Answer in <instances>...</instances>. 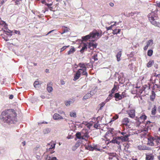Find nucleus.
Masks as SVG:
<instances>
[{
	"label": "nucleus",
	"mask_w": 160,
	"mask_h": 160,
	"mask_svg": "<svg viewBox=\"0 0 160 160\" xmlns=\"http://www.w3.org/2000/svg\"><path fill=\"white\" fill-rule=\"evenodd\" d=\"M16 116L15 110L11 109L3 111L0 116V118L4 123L10 124L15 123Z\"/></svg>",
	"instance_id": "f257e3e1"
},
{
	"label": "nucleus",
	"mask_w": 160,
	"mask_h": 160,
	"mask_svg": "<svg viewBox=\"0 0 160 160\" xmlns=\"http://www.w3.org/2000/svg\"><path fill=\"white\" fill-rule=\"evenodd\" d=\"M102 35V34L101 33H99L95 30L92 31L89 34L82 37V41H87L89 39L94 38H96V40H97L100 38Z\"/></svg>",
	"instance_id": "f03ea898"
},
{
	"label": "nucleus",
	"mask_w": 160,
	"mask_h": 160,
	"mask_svg": "<svg viewBox=\"0 0 160 160\" xmlns=\"http://www.w3.org/2000/svg\"><path fill=\"white\" fill-rule=\"evenodd\" d=\"M148 17L149 21L152 24L160 28V22H157L155 21L158 18L157 15H155L153 13H150L148 14Z\"/></svg>",
	"instance_id": "7ed1b4c3"
},
{
	"label": "nucleus",
	"mask_w": 160,
	"mask_h": 160,
	"mask_svg": "<svg viewBox=\"0 0 160 160\" xmlns=\"http://www.w3.org/2000/svg\"><path fill=\"white\" fill-rule=\"evenodd\" d=\"M152 153H148L145 154V160H154V155Z\"/></svg>",
	"instance_id": "20e7f679"
},
{
	"label": "nucleus",
	"mask_w": 160,
	"mask_h": 160,
	"mask_svg": "<svg viewBox=\"0 0 160 160\" xmlns=\"http://www.w3.org/2000/svg\"><path fill=\"white\" fill-rule=\"evenodd\" d=\"M95 93V91H90V92H88L82 98L83 100H85L92 97Z\"/></svg>",
	"instance_id": "39448f33"
},
{
	"label": "nucleus",
	"mask_w": 160,
	"mask_h": 160,
	"mask_svg": "<svg viewBox=\"0 0 160 160\" xmlns=\"http://www.w3.org/2000/svg\"><path fill=\"white\" fill-rule=\"evenodd\" d=\"M97 43L96 42L94 43L93 42H89L88 43V47L91 50L93 48H96L97 46Z\"/></svg>",
	"instance_id": "423d86ee"
},
{
	"label": "nucleus",
	"mask_w": 160,
	"mask_h": 160,
	"mask_svg": "<svg viewBox=\"0 0 160 160\" xmlns=\"http://www.w3.org/2000/svg\"><path fill=\"white\" fill-rule=\"evenodd\" d=\"M135 111L134 109H132L128 111V113L129 117L131 118H133L135 117Z\"/></svg>",
	"instance_id": "0eeeda50"
},
{
	"label": "nucleus",
	"mask_w": 160,
	"mask_h": 160,
	"mask_svg": "<svg viewBox=\"0 0 160 160\" xmlns=\"http://www.w3.org/2000/svg\"><path fill=\"white\" fill-rule=\"evenodd\" d=\"M53 119L55 120L58 119H63V117L58 113H55L53 116Z\"/></svg>",
	"instance_id": "6e6552de"
},
{
	"label": "nucleus",
	"mask_w": 160,
	"mask_h": 160,
	"mask_svg": "<svg viewBox=\"0 0 160 160\" xmlns=\"http://www.w3.org/2000/svg\"><path fill=\"white\" fill-rule=\"evenodd\" d=\"M114 97L115 98V100L118 101L122 99V97L118 92H116L114 94Z\"/></svg>",
	"instance_id": "1a4fd4ad"
},
{
	"label": "nucleus",
	"mask_w": 160,
	"mask_h": 160,
	"mask_svg": "<svg viewBox=\"0 0 160 160\" xmlns=\"http://www.w3.org/2000/svg\"><path fill=\"white\" fill-rule=\"evenodd\" d=\"M81 73H80L79 72H77L74 74V76L73 79L74 81H76L80 77Z\"/></svg>",
	"instance_id": "9d476101"
},
{
	"label": "nucleus",
	"mask_w": 160,
	"mask_h": 160,
	"mask_svg": "<svg viewBox=\"0 0 160 160\" xmlns=\"http://www.w3.org/2000/svg\"><path fill=\"white\" fill-rule=\"evenodd\" d=\"M130 136V134H126L124 136H121V141L124 142L127 141L128 140V137Z\"/></svg>",
	"instance_id": "9b49d317"
},
{
	"label": "nucleus",
	"mask_w": 160,
	"mask_h": 160,
	"mask_svg": "<svg viewBox=\"0 0 160 160\" xmlns=\"http://www.w3.org/2000/svg\"><path fill=\"white\" fill-rule=\"evenodd\" d=\"M108 154L109 155V160H112L114 157H116L117 154L116 152H108Z\"/></svg>",
	"instance_id": "f8f14e48"
},
{
	"label": "nucleus",
	"mask_w": 160,
	"mask_h": 160,
	"mask_svg": "<svg viewBox=\"0 0 160 160\" xmlns=\"http://www.w3.org/2000/svg\"><path fill=\"white\" fill-rule=\"evenodd\" d=\"M154 140L153 138L150 137L148 139V144L151 146H153L154 145V143L153 141Z\"/></svg>",
	"instance_id": "ddd939ff"
},
{
	"label": "nucleus",
	"mask_w": 160,
	"mask_h": 160,
	"mask_svg": "<svg viewBox=\"0 0 160 160\" xmlns=\"http://www.w3.org/2000/svg\"><path fill=\"white\" fill-rule=\"evenodd\" d=\"M85 148L86 150H88L90 151H94V148L90 144H88V145H85Z\"/></svg>",
	"instance_id": "4468645a"
},
{
	"label": "nucleus",
	"mask_w": 160,
	"mask_h": 160,
	"mask_svg": "<svg viewBox=\"0 0 160 160\" xmlns=\"http://www.w3.org/2000/svg\"><path fill=\"white\" fill-rule=\"evenodd\" d=\"M87 49V45L86 43H84L83 46L80 50V52L81 53H82L85 51H86Z\"/></svg>",
	"instance_id": "2eb2a0df"
},
{
	"label": "nucleus",
	"mask_w": 160,
	"mask_h": 160,
	"mask_svg": "<svg viewBox=\"0 0 160 160\" xmlns=\"http://www.w3.org/2000/svg\"><path fill=\"white\" fill-rule=\"evenodd\" d=\"M84 131H85V130L84 129H83L81 132H77L75 135L76 138L78 139V138L81 137L82 134H83Z\"/></svg>",
	"instance_id": "dca6fc26"
},
{
	"label": "nucleus",
	"mask_w": 160,
	"mask_h": 160,
	"mask_svg": "<svg viewBox=\"0 0 160 160\" xmlns=\"http://www.w3.org/2000/svg\"><path fill=\"white\" fill-rule=\"evenodd\" d=\"M129 122V119L127 118H123L122 120V124L124 125L125 126H128V123Z\"/></svg>",
	"instance_id": "f3484780"
},
{
	"label": "nucleus",
	"mask_w": 160,
	"mask_h": 160,
	"mask_svg": "<svg viewBox=\"0 0 160 160\" xmlns=\"http://www.w3.org/2000/svg\"><path fill=\"white\" fill-rule=\"evenodd\" d=\"M7 30L8 31H6L5 30L3 31V32H5V33L8 35V36H9L10 37H11V36L12 35V31L8 29H7Z\"/></svg>",
	"instance_id": "a211bd4d"
},
{
	"label": "nucleus",
	"mask_w": 160,
	"mask_h": 160,
	"mask_svg": "<svg viewBox=\"0 0 160 160\" xmlns=\"http://www.w3.org/2000/svg\"><path fill=\"white\" fill-rule=\"evenodd\" d=\"M138 13L137 12H131V13L126 12V13L124 14V15L127 17H129L130 16H132L135 14H138Z\"/></svg>",
	"instance_id": "6ab92c4d"
},
{
	"label": "nucleus",
	"mask_w": 160,
	"mask_h": 160,
	"mask_svg": "<svg viewBox=\"0 0 160 160\" xmlns=\"http://www.w3.org/2000/svg\"><path fill=\"white\" fill-rule=\"evenodd\" d=\"M110 142L114 144L116 143L118 145L120 144V142L118 141L115 137L113 138V139L110 141Z\"/></svg>",
	"instance_id": "aec40b11"
},
{
	"label": "nucleus",
	"mask_w": 160,
	"mask_h": 160,
	"mask_svg": "<svg viewBox=\"0 0 160 160\" xmlns=\"http://www.w3.org/2000/svg\"><path fill=\"white\" fill-rule=\"evenodd\" d=\"M138 148L140 150H150L151 148L146 146L139 147Z\"/></svg>",
	"instance_id": "412c9836"
},
{
	"label": "nucleus",
	"mask_w": 160,
	"mask_h": 160,
	"mask_svg": "<svg viewBox=\"0 0 160 160\" xmlns=\"http://www.w3.org/2000/svg\"><path fill=\"white\" fill-rule=\"evenodd\" d=\"M51 131V129L49 128H46L43 129V133L44 134H48Z\"/></svg>",
	"instance_id": "4be33fe9"
},
{
	"label": "nucleus",
	"mask_w": 160,
	"mask_h": 160,
	"mask_svg": "<svg viewBox=\"0 0 160 160\" xmlns=\"http://www.w3.org/2000/svg\"><path fill=\"white\" fill-rule=\"evenodd\" d=\"M122 53L121 52L119 51L118 52L116 55V58H117V60L118 62L120 60V57L121 56Z\"/></svg>",
	"instance_id": "5701e85b"
},
{
	"label": "nucleus",
	"mask_w": 160,
	"mask_h": 160,
	"mask_svg": "<svg viewBox=\"0 0 160 160\" xmlns=\"http://www.w3.org/2000/svg\"><path fill=\"white\" fill-rule=\"evenodd\" d=\"M154 63V61L153 60H150L148 63L147 64V66L148 68H150L152 66V64H153Z\"/></svg>",
	"instance_id": "b1692460"
},
{
	"label": "nucleus",
	"mask_w": 160,
	"mask_h": 160,
	"mask_svg": "<svg viewBox=\"0 0 160 160\" xmlns=\"http://www.w3.org/2000/svg\"><path fill=\"white\" fill-rule=\"evenodd\" d=\"M84 64H85L83 62H80L78 64V66H79L81 68H82L84 70L87 69L86 67L85 66Z\"/></svg>",
	"instance_id": "393cba45"
},
{
	"label": "nucleus",
	"mask_w": 160,
	"mask_h": 160,
	"mask_svg": "<svg viewBox=\"0 0 160 160\" xmlns=\"http://www.w3.org/2000/svg\"><path fill=\"white\" fill-rule=\"evenodd\" d=\"M156 107L155 105H154V107L152 110L151 114L153 115H154L156 114Z\"/></svg>",
	"instance_id": "a878e982"
},
{
	"label": "nucleus",
	"mask_w": 160,
	"mask_h": 160,
	"mask_svg": "<svg viewBox=\"0 0 160 160\" xmlns=\"http://www.w3.org/2000/svg\"><path fill=\"white\" fill-rule=\"evenodd\" d=\"M85 130V131H84L83 134H82L85 138H88L89 137V136L88 135L89 132L88 131H87L86 129Z\"/></svg>",
	"instance_id": "bb28decb"
},
{
	"label": "nucleus",
	"mask_w": 160,
	"mask_h": 160,
	"mask_svg": "<svg viewBox=\"0 0 160 160\" xmlns=\"http://www.w3.org/2000/svg\"><path fill=\"white\" fill-rule=\"evenodd\" d=\"M112 33L115 35V34H117L118 33H119L120 31H121V29H114V30H112Z\"/></svg>",
	"instance_id": "cd10ccee"
},
{
	"label": "nucleus",
	"mask_w": 160,
	"mask_h": 160,
	"mask_svg": "<svg viewBox=\"0 0 160 160\" xmlns=\"http://www.w3.org/2000/svg\"><path fill=\"white\" fill-rule=\"evenodd\" d=\"M75 51V48H72L68 52V55H70L71 53H73Z\"/></svg>",
	"instance_id": "c85d7f7f"
},
{
	"label": "nucleus",
	"mask_w": 160,
	"mask_h": 160,
	"mask_svg": "<svg viewBox=\"0 0 160 160\" xmlns=\"http://www.w3.org/2000/svg\"><path fill=\"white\" fill-rule=\"evenodd\" d=\"M153 52V51L152 49H149L148 51L147 55L148 56H151L152 55Z\"/></svg>",
	"instance_id": "c756f323"
},
{
	"label": "nucleus",
	"mask_w": 160,
	"mask_h": 160,
	"mask_svg": "<svg viewBox=\"0 0 160 160\" xmlns=\"http://www.w3.org/2000/svg\"><path fill=\"white\" fill-rule=\"evenodd\" d=\"M153 43V41L152 39L150 40L147 42V45L148 46L150 45H152Z\"/></svg>",
	"instance_id": "7c9ffc66"
},
{
	"label": "nucleus",
	"mask_w": 160,
	"mask_h": 160,
	"mask_svg": "<svg viewBox=\"0 0 160 160\" xmlns=\"http://www.w3.org/2000/svg\"><path fill=\"white\" fill-rule=\"evenodd\" d=\"M47 89L49 92H52L53 90L52 87L51 86H47Z\"/></svg>",
	"instance_id": "2f4dec72"
},
{
	"label": "nucleus",
	"mask_w": 160,
	"mask_h": 160,
	"mask_svg": "<svg viewBox=\"0 0 160 160\" xmlns=\"http://www.w3.org/2000/svg\"><path fill=\"white\" fill-rule=\"evenodd\" d=\"M55 144H54L53 145H51V147L49 148L48 149H47V152H48L49 151H50V150L52 149H54L55 148Z\"/></svg>",
	"instance_id": "473e14b6"
},
{
	"label": "nucleus",
	"mask_w": 160,
	"mask_h": 160,
	"mask_svg": "<svg viewBox=\"0 0 160 160\" xmlns=\"http://www.w3.org/2000/svg\"><path fill=\"white\" fill-rule=\"evenodd\" d=\"M117 86L116 85L114 84V86H113V87L111 91V92H112V93H114V92H115V91L117 89Z\"/></svg>",
	"instance_id": "72a5a7b5"
},
{
	"label": "nucleus",
	"mask_w": 160,
	"mask_h": 160,
	"mask_svg": "<svg viewBox=\"0 0 160 160\" xmlns=\"http://www.w3.org/2000/svg\"><path fill=\"white\" fill-rule=\"evenodd\" d=\"M147 116L145 114L142 115L140 117V119L143 120V121H145L147 119Z\"/></svg>",
	"instance_id": "f704fd0d"
},
{
	"label": "nucleus",
	"mask_w": 160,
	"mask_h": 160,
	"mask_svg": "<svg viewBox=\"0 0 160 160\" xmlns=\"http://www.w3.org/2000/svg\"><path fill=\"white\" fill-rule=\"evenodd\" d=\"M105 104V102L104 101L99 104V106H100L99 110H101Z\"/></svg>",
	"instance_id": "c9c22d12"
},
{
	"label": "nucleus",
	"mask_w": 160,
	"mask_h": 160,
	"mask_svg": "<svg viewBox=\"0 0 160 160\" xmlns=\"http://www.w3.org/2000/svg\"><path fill=\"white\" fill-rule=\"evenodd\" d=\"M92 59H93L94 61H96L98 60L97 58V54H94L92 57Z\"/></svg>",
	"instance_id": "e433bc0d"
},
{
	"label": "nucleus",
	"mask_w": 160,
	"mask_h": 160,
	"mask_svg": "<svg viewBox=\"0 0 160 160\" xmlns=\"http://www.w3.org/2000/svg\"><path fill=\"white\" fill-rule=\"evenodd\" d=\"M119 116L118 115H116L115 116L113 117L110 122L114 121L115 120L118 118Z\"/></svg>",
	"instance_id": "4c0bfd02"
},
{
	"label": "nucleus",
	"mask_w": 160,
	"mask_h": 160,
	"mask_svg": "<svg viewBox=\"0 0 160 160\" xmlns=\"http://www.w3.org/2000/svg\"><path fill=\"white\" fill-rule=\"evenodd\" d=\"M70 116L71 117L76 118L77 117L76 112H70Z\"/></svg>",
	"instance_id": "58836bf2"
},
{
	"label": "nucleus",
	"mask_w": 160,
	"mask_h": 160,
	"mask_svg": "<svg viewBox=\"0 0 160 160\" xmlns=\"http://www.w3.org/2000/svg\"><path fill=\"white\" fill-rule=\"evenodd\" d=\"M86 70L87 69L83 70L82 74L83 75H85L86 77H87L88 74L87 72H86Z\"/></svg>",
	"instance_id": "ea45409f"
},
{
	"label": "nucleus",
	"mask_w": 160,
	"mask_h": 160,
	"mask_svg": "<svg viewBox=\"0 0 160 160\" xmlns=\"http://www.w3.org/2000/svg\"><path fill=\"white\" fill-rule=\"evenodd\" d=\"M56 157H54L51 158L50 156H48L47 157V159L46 160H55Z\"/></svg>",
	"instance_id": "a19ab883"
},
{
	"label": "nucleus",
	"mask_w": 160,
	"mask_h": 160,
	"mask_svg": "<svg viewBox=\"0 0 160 160\" xmlns=\"http://www.w3.org/2000/svg\"><path fill=\"white\" fill-rule=\"evenodd\" d=\"M39 84V83L38 81H36L34 82L33 85L35 88H36L37 86Z\"/></svg>",
	"instance_id": "79ce46f5"
},
{
	"label": "nucleus",
	"mask_w": 160,
	"mask_h": 160,
	"mask_svg": "<svg viewBox=\"0 0 160 160\" xmlns=\"http://www.w3.org/2000/svg\"><path fill=\"white\" fill-rule=\"evenodd\" d=\"M69 47V45L68 46H64L62 48H61L60 50V52H61L63 51L64 50L66 49L67 48H68Z\"/></svg>",
	"instance_id": "37998d69"
},
{
	"label": "nucleus",
	"mask_w": 160,
	"mask_h": 160,
	"mask_svg": "<svg viewBox=\"0 0 160 160\" xmlns=\"http://www.w3.org/2000/svg\"><path fill=\"white\" fill-rule=\"evenodd\" d=\"M93 148H94V150H95L97 151H101V149L98 148H97V145H93Z\"/></svg>",
	"instance_id": "c03bdc74"
},
{
	"label": "nucleus",
	"mask_w": 160,
	"mask_h": 160,
	"mask_svg": "<svg viewBox=\"0 0 160 160\" xmlns=\"http://www.w3.org/2000/svg\"><path fill=\"white\" fill-rule=\"evenodd\" d=\"M71 101H67L65 102V104L67 106H69L70 105V102Z\"/></svg>",
	"instance_id": "a18cd8bd"
},
{
	"label": "nucleus",
	"mask_w": 160,
	"mask_h": 160,
	"mask_svg": "<svg viewBox=\"0 0 160 160\" xmlns=\"http://www.w3.org/2000/svg\"><path fill=\"white\" fill-rule=\"evenodd\" d=\"M146 127L142 129V131H144V132H147L148 131V126H146Z\"/></svg>",
	"instance_id": "49530a36"
},
{
	"label": "nucleus",
	"mask_w": 160,
	"mask_h": 160,
	"mask_svg": "<svg viewBox=\"0 0 160 160\" xmlns=\"http://www.w3.org/2000/svg\"><path fill=\"white\" fill-rule=\"evenodd\" d=\"M121 96L122 97V99L124 98V97H126V93L125 92H123L121 94H120Z\"/></svg>",
	"instance_id": "de8ad7c7"
},
{
	"label": "nucleus",
	"mask_w": 160,
	"mask_h": 160,
	"mask_svg": "<svg viewBox=\"0 0 160 160\" xmlns=\"http://www.w3.org/2000/svg\"><path fill=\"white\" fill-rule=\"evenodd\" d=\"M52 5V2L51 3H46L45 5L47 6L48 7V8H50V7H51V6Z\"/></svg>",
	"instance_id": "09e8293b"
},
{
	"label": "nucleus",
	"mask_w": 160,
	"mask_h": 160,
	"mask_svg": "<svg viewBox=\"0 0 160 160\" xmlns=\"http://www.w3.org/2000/svg\"><path fill=\"white\" fill-rule=\"evenodd\" d=\"M155 96L151 95L150 96V99L151 101H153L155 98Z\"/></svg>",
	"instance_id": "8fccbe9b"
},
{
	"label": "nucleus",
	"mask_w": 160,
	"mask_h": 160,
	"mask_svg": "<svg viewBox=\"0 0 160 160\" xmlns=\"http://www.w3.org/2000/svg\"><path fill=\"white\" fill-rule=\"evenodd\" d=\"M114 129L113 128H110L109 129V131H110L111 132V133L112 134H113L114 133Z\"/></svg>",
	"instance_id": "3c124183"
},
{
	"label": "nucleus",
	"mask_w": 160,
	"mask_h": 160,
	"mask_svg": "<svg viewBox=\"0 0 160 160\" xmlns=\"http://www.w3.org/2000/svg\"><path fill=\"white\" fill-rule=\"evenodd\" d=\"M111 99V98H110V97H108L106 99V100L104 101V102H105V103H106V102H109L110 100Z\"/></svg>",
	"instance_id": "603ef678"
},
{
	"label": "nucleus",
	"mask_w": 160,
	"mask_h": 160,
	"mask_svg": "<svg viewBox=\"0 0 160 160\" xmlns=\"http://www.w3.org/2000/svg\"><path fill=\"white\" fill-rule=\"evenodd\" d=\"M68 32V28H66L64 30H63L62 32V34H63L66 32Z\"/></svg>",
	"instance_id": "864d4df0"
},
{
	"label": "nucleus",
	"mask_w": 160,
	"mask_h": 160,
	"mask_svg": "<svg viewBox=\"0 0 160 160\" xmlns=\"http://www.w3.org/2000/svg\"><path fill=\"white\" fill-rule=\"evenodd\" d=\"M15 33L18 35L20 34V32L19 31L15 30Z\"/></svg>",
	"instance_id": "5fc2aeb1"
},
{
	"label": "nucleus",
	"mask_w": 160,
	"mask_h": 160,
	"mask_svg": "<svg viewBox=\"0 0 160 160\" xmlns=\"http://www.w3.org/2000/svg\"><path fill=\"white\" fill-rule=\"evenodd\" d=\"M109 133H111V132H110V131H109V130L105 134L104 137H105L106 136H107Z\"/></svg>",
	"instance_id": "6e6d98bb"
},
{
	"label": "nucleus",
	"mask_w": 160,
	"mask_h": 160,
	"mask_svg": "<svg viewBox=\"0 0 160 160\" xmlns=\"http://www.w3.org/2000/svg\"><path fill=\"white\" fill-rule=\"evenodd\" d=\"M15 4L16 5H18L20 4V0H16L15 2Z\"/></svg>",
	"instance_id": "4d7b16f0"
},
{
	"label": "nucleus",
	"mask_w": 160,
	"mask_h": 160,
	"mask_svg": "<svg viewBox=\"0 0 160 160\" xmlns=\"http://www.w3.org/2000/svg\"><path fill=\"white\" fill-rule=\"evenodd\" d=\"M116 138V139L118 141V140H121V136H118L117 137H115Z\"/></svg>",
	"instance_id": "13d9d810"
},
{
	"label": "nucleus",
	"mask_w": 160,
	"mask_h": 160,
	"mask_svg": "<svg viewBox=\"0 0 160 160\" xmlns=\"http://www.w3.org/2000/svg\"><path fill=\"white\" fill-rule=\"evenodd\" d=\"M98 125L96 123L94 124V127L97 129L98 128Z\"/></svg>",
	"instance_id": "bf43d9fd"
},
{
	"label": "nucleus",
	"mask_w": 160,
	"mask_h": 160,
	"mask_svg": "<svg viewBox=\"0 0 160 160\" xmlns=\"http://www.w3.org/2000/svg\"><path fill=\"white\" fill-rule=\"evenodd\" d=\"M41 2L42 3L44 4L45 5H46V3H47L45 1V0H42Z\"/></svg>",
	"instance_id": "052dcab7"
},
{
	"label": "nucleus",
	"mask_w": 160,
	"mask_h": 160,
	"mask_svg": "<svg viewBox=\"0 0 160 160\" xmlns=\"http://www.w3.org/2000/svg\"><path fill=\"white\" fill-rule=\"evenodd\" d=\"M106 29L107 30H111L112 29V28L111 26L108 27H106Z\"/></svg>",
	"instance_id": "680f3d73"
},
{
	"label": "nucleus",
	"mask_w": 160,
	"mask_h": 160,
	"mask_svg": "<svg viewBox=\"0 0 160 160\" xmlns=\"http://www.w3.org/2000/svg\"><path fill=\"white\" fill-rule=\"evenodd\" d=\"M84 136L82 134L81 136V137H79V138H78V139H82V140H84Z\"/></svg>",
	"instance_id": "e2e57ef3"
},
{
	"label": "nucleus",
	"mask_w": 160,
	"mask_h": 160,
	"mask_svg": "<svg viewBox=\"0 0 160 160\" xmlns=\"http://www.w3.org/2000/svg\"><path fill=\"white\" fill-rule=\"evenodd\" d=\"M55 30H52L51 31H49V32H48L46 34V35H48V34H49L51 33V32H53V31H55Z\"/></svg>",
	"instance_id": "0e129e2a"
},
{
	"label": "nucleus",
	"mask_w": 160,
	"mask_h": 160,
	"mask_svg": "<svg viewBox=\"0 0 160 160\" xmlns=\"http://www.w3.org/2000/svg\"><path fill=\"white\" fill-rule=\"evenodd\" d=\"M113 93H112V92H111V93L109 94L108 96V97H110V98L111 99L112 98V97L113 95L112 94Z\"/></svg>",
	"instance_id": "69168bd1"
},
{
	"label": "nucleus",
	"mask_w": 160,
	"mask_h": 160,
	"mask_svg": "<svg viewBox=\"0 0 160 160\" xmlns=\"http://www.w3.org/2000/svg\"><path fill=\"white\" fill-rule=\"evenodd\" d=\"M52 85V82H49L48 83L47 85V86H50V85Z\"/></svg>",
	"instance_id": "338daca9"
},
{
	"label": "nucleus",
	"mask_w": 160,
	"mask_h": 160,
	"mask_svg": "<svg viewBox=\"0 0 160 160\" xmlns=\"http://www.w3.org/2000/svg\"><path fill=\"white\" fill-rule=\"evenodd\" d=\"M60 83L61 85H63L65 84V82L64 81L62 80L60 81Z\"/></svg>",
	"instance_id": "774afa93"
}]
</instances>
